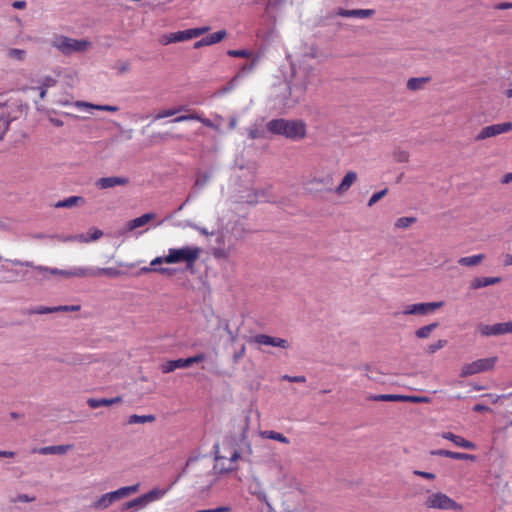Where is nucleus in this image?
Here are the masks:
<instances>
[{"mask_svg":"<svg viewBox=\"0 0 512 512\" xmlns=\"http://www.w3.org/2000/svg\"><path fill=\"white\" fill-rule=\"evenodd\" d=\"M94 273H95L94 277H99L102 275H106L109 277H118L121 275V271H119L113 267H106V268L94 267Z\"/></svg>","mask_w":512,"mask_h":512,"instance_id":"c9c22d12","label":"nucleus"},{"mask_svg":"<svg viewBox=\"0 0 512 512\" xmlns=\"http://www.w3.org/2000/svg\"><path fill=\"white\" fill-rule=\"evenodd\" d=\"M473 410L476 412H487V411H489V407L482 405V404H476L473 407Z\"/></svg>","mask_w":512,"mask_h":512,"instance_id":"69168bd1","label":"nucleus"},{"mask_svg":"<svg viewBox=\"0 0 512 512\" xmlns=\"http://www.w3.org/2000/svg\"><path fill=\"white\" fill-rule=\"evenodd\" d=\"M438 327V323L434 322V323H431V324H428V325H425V326H422L420 328H418L416 331H415V336L418 338V339H427L430 337V335L432 334V332Z\"/></svg>","mask_w":512,"mask_h":512,"instance_id":"72a5a7b5","label":"nucleus"},{"mask_svg":"<svg viewBox=\"0 0 512 512\" xmlns=\"http://www.w3.org/2000/svg\"><path fill=\"white\" fill-rule=\"evenodd\" d=\"M226 35H227V33L225 30H219L215 33H212V34L206 36L205 38H206L208 46H210V45L217 44V43L221 42L226 37Z\"/></svg>","mask_w":512,"mask_h":512,"instance_id":"58836bf2","label":"nucleus"},{"mask_svg":"<svg viewBox=\"0 0 512 512\" xmlns=\"http://www.w3.org/2000/svg\"><path fill=\"white\" fill-rule=\"evenodd\" d=\"M58 308H59V312H73V311H78L80 309V306H78V305H71V306L63 305V306H58Z\"/></svg>","mask_w":512,"mask_h":512,"instance_id":"4d7b16f0","label":"nucleus"},{"mask_svg":"<svg viewBox=\"0 0 512 512\" xmlns=\"http://www.w3.org/2000/svg\"><path fill=\"white\" fill-rule=\"evenodd\" d=\"M259 436L262 439H271V440H275V441L281 442L283 444H289L290 443V440L285 435H283L282 433L273 431V430L260 431L259 432Z\"/></svg>","mask_w":512,"mask_h":512,"instance_id":"7c9ffc66","label":"nucleus"},{"mask_svg":"<svg viewBox=\"0 0 512 512\" xmlns=\"http://www.w3.org/2000/svg\"><path fill=\"white\" fill-rule=\"evenodd\" d=\"M58 240L61 242H77V241H85V239L82 236L75 235H60L57 236Z\"/></svg>","mask_w":512,"mask_h":512,"instance_id":"09e8293b","label":"nucleus"},{"mask_svg":"<svg viewBox=\"0 0 512 512\" xmlns=\"http://www.w3.org/2000/svg\"><path fill=\"white\" fill-rule=\"evenodd\" d=\"M77 236H82L85 239V241H78L79 243H90L99 240L103 236V232L96 227H91L87 234L80 233Z\"/></svg>","mask_w":512,"mask_h":512,"instance_id":"473e14b6","label":"nucleus"},{"mask_svg":"<svg viewBox=\"0 0 512 512\" xmlns=\"http://www.w3.org/2000/svg\"><path fill=\"white\" fill-rule=\"evenodd\" d=\"M69 278H88L94 277V267H72L68 269Z\"/></svg>","mask_w":512,"mask_h":512,"instance_id":"cd10ccee","label":"nucleus"},{"mask_svg":"<svg viewBox=\"0 0 512 512\" xmlns=\"http://www.w3.org/2000/svg\"><path fill=\"white\" fill-rule=\"evenodd\" d=\"M95 110H99V111H107V112H116L119 110V108L117 106H113V105H96L95 104V107H94Z\"/></svg>","mask_w":512,"mask_h":512,"instance_id":"603ef678","label":"nucleus"},{"mask_svg":"<svg viewBox=\"0 0 512 512\" xmlns=\"http://www.w3.org/2000/svg\"><path fill=\"white\" fill-rule=\"evenodd\" d=\"M8 261L12 265H15V266H25V267L33 268L36 271H38L39 273H41L43 275V278H47V276H46L47 274L62 276L64 278H69L68 269L50 268V267L41 266V265L35 266L30 261H21L18 259H13V260H8Z\"/></svg>","mask_w":512,"mask_h":512,"instance_id":"ddd939ff","label":"nucleus"},{"mask_svg":"<svg viewBox=\"0 0 512 512\" xmlns=\"http://www.w3.org/2000/svg\"><path fill=\"white\" fill-rule=\"evenodd\" d=\"M254 66H255V62H252V63H251V64H249V65H244V66L241 68L240 73H242V74H243V73H246V72H250V71H252V70H253Z\"/></svg>","mask_w":512,"mask_h":512,"instance_id":"338daca9","label":"nucleus"},{"mask_svg":"<svg viewBox=\"0 0 512 512\" xmlns=\"http://www.w3.org/2000/svg\"><path fill=\"white\" fill-rule=\"evenodd\" d=\"M215 468L221 473H228L237 469V462L252 454V446L247 439L245 432L241 436L227 437L220 449L219 445L214 446Z\"/></svg>","mask_w":512,"mask_h":512,"instance_id":"f257e3e1","label":"nucleus"},{"mask_svg":"<svg viewBox=\"0 0 512 512\" xmlns=\"http://www.w3.org/2000/svg\"><path fill=\"white\" fill-rule=\"evenodd\" d=\"M503 265L512 266V253L503 254Z\"/></svg>","mask_w":512,"mask_h":512,"instance_id":"052dcab7","label":"nucleus"},{"mask_svg":"<svg viewBox=\"0 0 512 512\" xmlns=\"http://www.w3.org/2000/svg\"><path fill=\"white\" fill-rule=\"evenodd\" d=\"M375 11L372 9H338L336 14L341 17H353V18H369L374 15Z\"/></svg>","mask_w":512,"mask_h":512,"instance_id":"4be33fe9","label":"nucleus"},{"mask_svg":"<svg viewBox=\"0 0 512 512\" xmlns=\"http://www.w3.org/2000/svg\"><path fill=\"white\" fill-rule=\"evenodd\" d=\"M139 489V484L120 487L119 489L107 492L101 495L97 500L92 503V508L96 510H103L110 507L114 502L121 500L129 495L136 493Z\"/></svg>","mask_w":512,"mask_h":512,"instance_id":"0eeeda50","label":"nucleus"},{"mask_svg":"<svg viewBox=\"0 0 512 512\" xmlns=\"http://www.w3.org/2000/svg\"><path fill=\"white\" fill-rule=\"evenodd\" d=\"M282 379H283V380H287V381H289V382H300V383H302V382H305V381H306V379H305V377H304V376H289V375H284V376L282 377Z\"/></svg>","mask_w":512,"mask_h":512,"instance_id":"6e6d98bb","label":"nucleus"},{"mask_svg":"<svg viewBox=\"0 0 512 512\" xmlns=\"http://www.w3.org/2000/svg\"><path fill=\"white\" fill-rule=\"evenodd\" d=\"M188 359H189V364L191 366L194 363H198V362L203 361L205 359V354L199 353V354H197L195 356L189 357Z\"/></svg>","mask_w":512,"mask_h":512,"instance_id":"13d9d810","label":"nucleus"},{"mask_svg":"<svg viewBox=\"0 0 512 512\" xmlns=\"http://www.w3.org/2000/svg\"><path fill=\"white\" fill-rule=\"evenodd\" d=\"M129 183V179L127 177H103L97 180L96 186L100 189H108L115 186H124Z\"/></svg>","mask_w":512,"mask_h":512,"instance_id":"aec40b11","label":"nucleus"},{"mask_svg":"<svg viewBox=\"0 0 512 512\" xmlns=\"http://www.w3.org/2000/svg\"><path fill=\"white\" fill-rule=\"evenodd\" d=\"M501 281L500 277H478L471 281L472 289H480L490 285L497 284Z\"/></svg>","mask_w":512,"mask_h":512,"instance_id":"c756f323","label":"nucleus"},{"mask_svg":"<svg viewBox=\"0 0 512 512\" xmlns=\"http://www.w3.org/2000/svg\"><path fill=\"white\" fill-rule=\"evenodd\" d=\"M169 491V488H153L149 492L142 494L146 505L161 500Z\"/></svg>","mask_w":512,"mask_h":512,"instance_id":"c85d7f7f","label":"nucleus"},{"mask_svg":"<svg viewBox=\"0 0 512 512\" xmlns=\"http://www.w3.org/2000/svg\"><path fill=\"white\" fill-rule=\"evenodd\" d=\"M208 46L206 38H202L201 40H198L194 43L193 47L194 49H199L201 47Z\"/></svg>","mask_w":512,"mask_h":512,"instance_id":"680f3d73","label":"nucleus"},{"mask_svg":"<svg viewBox=\"0 0 512 512\" xmlns=\"http://www.w3.org/2000/svg\"><path fill=\"white\" fill-rule=\"evenodd\" d=\"M251 342L258 344V345H264V346H272V347H278L282 349L289 348V343L286 339L279 338V337H273L266 334H258L255 335Z\"/></svg>","mask_w":512,"mask_h":512,"instance_id":"dca6fc26","label":"nucleus"},{"mask_svg":"<svg viewBox=\"0 0 512 512\" xmlns=\"http://www.w3.org/2000/svg\"><path fill=\"white\" fill-rule=\"evenodd\" d=\"M431 455L448 457V458L457 459V460H471V461L475 460L474 455L453 452V451H449V450H445V449H438V450L431 451Z\"/></svg>","mask_w":512,"mask_h":512,"instance_id":"5701e85b","label":"nucleus"},{"mask_svg":"<svg viewBox=\"0 0 512 512\" xmlns=\"http://www.w3.org/2000/svg\"><path fill=\"white\" fill-rule=\"evenodd\" d=\"M57 312H59L58 306H54V307L42 306V307H39L34 310V313H36V314H49V313H57Z\"/></svg>","mask_w":512,"mask_h":512,"instance_id":"3c124183","label":"nucleus"},{"mask_svg":"<svg viewBox=\"0 0 512 512\" xmlns=\"http://www.w3.org/2000/svg\"><path fill=\"white\" fill-rule=\"evenodd\" d=\"M309 72L291 66V74L283 83L274 87V95L284 109H292L304 100L308 84Z\"/></svg>","mask_w":512,"mask_h":512,"instance_id":"f03ea898","label":"nucleus"},{"mask_svg":"<svg viewBox=\"0 0 512 512\" xmlns=\"http://www.w3.org/2000/svg\"><path fill=\"white\" fill-rule=\"evenodd\" d=\"M414 474L417 475V476L423 477L425 479H428V480H434L436 478L435 474H433L431 472L415 470Z\"/></svg>","mask_w":512,"mask_h":512,"instance_id":"864d4df0","label":"nucleus"},{"mask_svg":"<svg viewBox=\"0 0 512 512\" xmlns=\"http://www.w3.org/2000/svg\"><path fill=\"white\" fill-rule=\"evenodd\" d=\"M329 178L328 177H313L309 180H307L306 184L307 185H325L327 183H329Z\"/></svg>","mask_w":512,"mask_h":512,"instance_id":"8fccbe9b","label":"nucleus"},{"mask_svg":"<svg viewBox=\"0 0 512 512\" xmlns=\"http://www.w3.org/2000/svg\"><path fill=\"white\" fill-rule=\"evenodd\" d=\"M74 106L80 109H94L95 104L85 102V101H76Z\"/></svg>","mask_w":512,"mask_h":512,"instance_id":"5fc2aeb1","label":"nucleus"},{"mask_svg":"<svg viewBox=\"0 0 512 512\" xmlns=\"http://www.w3.org/2000/svg\"><path fill=\"white\" fill-rule=\"evenodd\" d=\"M190 367L189 359H176L166 361L160 366V369L163 373H170L178 368H187Z\"/></svg>","mask_w":512,"mask_h":512,"instance_id":"393cba45","label":"nucleus"},{"mask_svg":"<svg viewBox=\"0 0 512 512\" xmlns=\"http://www.w3.org/2000/svg\"><path fill=\"white\" fill-rule=\"evenodd\" d=\"M427 81H428V78H425V77L410 78L407 81L406 86L411 91H417V90L422 89Z\"/></svg>","mask_w":512,"mask_h":512,"instance_id":"e433bc0d","label":"nucleus"},{"mask_svg":"<svg viewBox=\"0 0 512 512\" xmlns=\"http://www.w3.org/2000/svg\"><path fill=\"white\" fill-rule=\"evenodd\" d=\"M54 85H55V80L51 77H47L44 80L42 87H46V89H48L49 87H52Z\"/></svg>","mask_w":512,"mask_h":512,"instance_id":"e2e57ef3","label":"nucleus"},{"mask_svg":"<svg viewBox=\"0 0 512 512\" xmlns=\"http://www.w3.org/2000/svg\"><path fill=\"white\" fill-rule=\"evenodd\" d=\"M477 331L484 337L499 336L512 333V321L496 324H480Z\"/></svg>","mask_w":512,"mask_h":512,"instance_id":"9b49d317","label":"nucleus"},{"mask_svg":"<svg viewBox=\"0 0 512 512\" xmlns=\"http://www.w3.org/2000/svg\"><path fill=\"white\" fill-rule=\"evenodd\" d=\"M52 46L64 55H71L86 52L91 47V42L87 39H74L59 35L53 39Z\"/></svg>","mask_w":512,"mask_h":512,"instance_id":"423d86ee","label":"nucleus"},{"mask_svg":"<svg viewBox=\"0 0 512 512\" xmlns=\"http://www.w3.org/2000/svg\"><path fill=\"white\" fill-rule=\"evenodd\" d=\"M512 130L511 122H504L486 126L480 130L476 136V140H484L487 138L495 137Z\"/></svg>","mask_w":512,"mask_h":512,"instance_id":"4468645a","label":"nucleus"},{"mask_svg":"<svg viewBox=\"0 0 512 512\" xmlns=\"http://www.w3.org/2000/svg\"><path fill=\"white\" fill-rule=\"evenodd\" d=\"M387 192H388V189L384 188V189L372 194V196L369 198V200L367 202V206L368 207L374 206L379 200H381L387 194Z\"/></svg>","mask_w":512,"mask_h":512,"instance_id":"c03bdc74","label":"nucleus"},{"mask_svg":"<svg viewBox=\"0 0 512 512\" xmlns=\"http://www.w3.org/2000/svg\"><path fill=\"white\" fill-rule=\"evenodd\" d=\"M201 253L202 249L198 246L184 245L181 247L169 248L167 253L160 257L164 266L184 264L185 269L192 272Z\"/></svg>","mask_w":512,"mask_h":512,"instance_id":"20e7f679","label":"nucleus"},{"mask_svg":"<svg viewBox=\"0 0 512 512\" xmlns=\"http://www.w3.org/2000/svg\"><path fill=\"white\" fill-rule=\"evenodd\" d=\"M147 505L145 503V500H144V497L143 495L135 498V499H132L128 502H126L123 506V509H131V508H138V509H142V508H145Z\"/></svg>","mask_w":512,"mask_h":512,"instance_id":"ea45409f","label":"nucleus"},{"mask_svg":"<svg viewBox=\"0 0 512 512\" xmlns=\"http://www.w3.org/2000/svg\"><path fill=\"white\" fill-rule=\"evenodd\" d=\"M358 180V174L357 172L353 170L347 171L343 178L341 179L340 183L335 188L334 192L337 195H343L345 194Z\"/></svg>","mask_w":512,"mask_h":512,"instance_id":"a211bd4d","label":"nucleus"},{"mask_svg":"<svg viewBox=\"0 0 512 512\" xmlns=\"http://www.w3.org/2000/svg\"><path fill=\"white\" fill-rule=\"evenodd\" d=\"M181 111H187V107L186 106H179L175 109H166V110H162L161 112H159L158 114L155 115V120H159V119H163V118H167V117H171Z\"/></svg>","mask_w":512,"mask_h":512,"instance_id":"4c0bfd02","label":"nucleus"},{"mask_svg":"<svg viewBox=\"0 0 512 512\" xmlns=\"http://www.w3.org/2000/svg\"><path fill=\"white\" fill-rule=\"evenodd\" d=\"M155 416L152 414L149 415H137L133 414L130 415L128 418V424H144V423H151L155 421Z\"/></svg>","mask_w":512,"mask_h":512,"instance_id":"f704fd0d","label":"nucleus"},{"mask_svg":"<svg viewBox=\"0 0 512 512\" xmlns=\"http://www.w3.org/2000/svg\"><path fill=\"white\" fill-rule=\"evenodd\" d=\"M416 222L415 217H400L395 221V227L398 229H406Z\"/></svg>","mask_w":512,"mask_h":512,"instance_id":"79ce46f5","label":"nucleus"},{"mask_svg":"<svg viewBox=\"0 0 512 512\" xmlns=\"http://www.w3.org/2000/svg\"><path fill=\"white\" fill-rule=\"evenodd\" d=\"M439 436L443 439L453 442L454 445L457 447L469 449V450L476 449V445L473 442L466 440L462 436L456 435L452 432H442L439 434Z\"/></svg>","mask_w":512,"mask_h":512,"instance_id":"6ab92c4d","label":"nucleus"},{"mask_svg":"<svg viewBox=\"0 0 512 512\" xmlns=\"http://www.w3.org/2000/svg\"><path fill=\"white\" fill-rule=\"evenodd\" d=\"M156 217L155 213H145L141 215L140 217H137L135 219H132L127 222L126 229L128 231H133L136 228H140L144 225H146L149 221L153 220Z\"/></svg>","mask_w":512,"mask_h":512,"instance_id":"b1692460","label":"nucleus"},{"mask_svg":"<svg viewBox=\"0 0 512 512\" xmlns=\"http://www.w3.org/2000/svg\"><path fill=\"white\" fill-rule=\"evenodd\" d=\"M498 357L492 356L487 358H480L470 363H465L460 369L461 377H469L475 374L491 371L496 366Z\"/></svg>","mask_w":512,"mask_h":512,"instance_id":"1a4fd4ad","label":"nucleus"},{"mask_svg":"<svg viewBox=\"0 0 512 512\" xmlns=\"http://www.w3.org/2000/svg\"><path fill=\"white\" fill-rule=\"evenodd\" d=\"M210 30L209 26H202L191 28L183 31L172 32L164 34L160 37L159 42L161 45L167 46L172 43L184 42L197 38Z\"/></svg>","mask_w":512,"mask_h":512,"instance_id":"6e6552de","label":"nucleus"},{"mask_svg":"<svg viewBox=\"0 0 512 512\" xmlns=\"http://www.w3.org/2000/svg\"><path fill=\"white\" fill-rule=\"evenodd\" d=\"M209 179H210V175L208 173H203V174L197 175L195 182H194V187L197 189L203 188L207 184Z\"/></svg>","mask_w":512,"mask_h":512,"instance_id":"49530a36","label":"nucleus"},{"mask_svg":"<svg viewBox=\"0 0 512 512\" xmlns=\"http://www.w3.org/2000/svg\"><path fill=\"white\" fill-rule=\"evenodd\" d=\"M377 401H401L413 403H428L429 398L422 396L400 395V394H381L374 397Z\"/></svg>","mask_w":512,"mask_h":512,"instance_id":"f3484780","label":"nucleus"},{"mask_svg":"<svg viewBox=\"0 0 512 512\" xmlns=\"http://www.w3.org/2000/svg\"><path fill=\"white\" fill-rule=\"evenodd\" d=\"M266 127L272 134L292 141H300L307 136V125L302 119H273L267 123Z\"/></svg>","mask_w":512,"mask_h":512,"instance_id":"7ed1b4c3","label":"nucleus"},{"mask_svg":"<svg viewBox=\"0 0 512 512\" xmlns=\"http://www.w3.org/2000/svg\"><path fill=\"white\" fill-rule=\"evenodd\" d=\"M248 136L250 139L264 138L265 131L261 126L254 124L248 129Z\"/></svg>","mask_w":512,"mask_h":512,"instance_id":"a19ab883","label":"nucleus"},{"mask_svg":"<svg viewBox=\"0 0 512 512\" xmlns=\"http://www.w3.org/2000/svg\"><path fill=\"white\" fill-rule=\"evenodd\" d=\"M484 258H485V256L483 254L466 256V257L459 258L458 263L461 266L473 267V266H477L478 264H480Z\"/></svg>","mask_w":512,"mask_h":512,"instance_id":"2f4dec72","label":"nucleus"},{"mask_svg":"<svg viewBox=\"0 0 512 512\" xmlns=\"http://www.w3.org/2000/svg\"><path fill=\"white\" fill-rule=\"evenodd\" d=\"M152 272L158 273L165 277H172L177 273V269L173 268L171 266H164L162 264L161 257L157 256L151 260L149 266L142 267L140 270V273H143V274L152 273Z\"/></svg>","mask_w":512,"mask_h":512,"instance_id":"2eb2a0df","label":"nucleus"},{"mask_svg":"<svg viewBox=\"0 0 512 512\" xmlns=\"http://www.w3.org/2000/svg\"><path fill=\"white\" fill-rule=\"evenodd\" d=\"M495 9L497 10H506V9H512V3L511 2H501L495 5Z\"/></svg>","mask_w":512,"mask_h":512,"instance_id":"bf43d9fd","label":"nucleus"},{"mask_svg":"<svg viewBox=\"0 0 512 512\" xmlns=\"http://www.w3.org/2000/svg\"><path fill=\"white\" fill-rule=\"evenodd\" d=\"M86 203L85 199L81 196H70L66 199L54 203L55 208H72L75 206H82Z\"/></svg>","mask_w":512,"mask_h":512,"instance_id":"a878e982","label":"nucleus"},{"mask_svg":"<svg viewBox=\"0 0 512 512\" xmlns=\"http://www.w3.org/2000/svg\"><path fill=\"white\" fill-rule=\"evenodd\" d=\"M215 119H216V122H213L210 119H207V118L203 117L202 113L194 112V113H190V114H185V115L177 116L176 118H174L172 120V122L180 123V122L194 120V121L201 122L206 127L212 128V129H214L216 131H219L220 130V124H221L223 118L220 115H216Z\"/></svg>","mask_w":512,"mask_h":512,"instance_id":"f8f14e48","label":"nucleus"},{"mask_svg":"<svg viewBox=\"0 0 512 512\" xmlns=\"http://www.w3.org/2000/svg\"><path fill=\"white\" fill-rule=\"evenodd\" d=\"M423 505L426 509L461 512L462 504L441 491H427Z\"/></svg>","mask_w":512,"mask_h":512,"instance_id":"39448f33","label":"nucleus"},{"mask_svg":"<svg viewBox=\"0 0 512 512\" xmlns=\"http://www.w3.org/2000/svg\"><path fill=\"white\" fill-rule=\"evenodd\" d=\"M7 55L11 59L23 61L26 57V51L24 49L12 48L8 50Z\"/></svg>","mask_w":512,"mask_h":512,"instance_id":"37998d69","label":"nucleus"},{"mask_svg":"<svg viewBox=\"0 0 512 512\" xmlns=\"http://www.w3.org/2000/svg\"><path fill=\"white\" fill-rule=\"evenodd\" d=\"M512 182V172L510 173H506L505 175H503V177L501 178V183L502 184H509Z\"/></svg>","mask_w":512,"mask_h":512,"instance_id":"0e129e2a","label":"nucleus"},{"mask_svg":"<svg viewBox=\"0 0 512 512\" xmlns=\"http://www.w3.org/2000/svg\"><path fill=\"white\" fill-rule=\"evenodd\" d=\"M72 448H73V445H71V444L53 445V446H45V447H41V448H35L32 450V452L42 454V455H51V454L63 455V454H66L68 451H70Z\"/></svg>","mask_w":512,"mask_h":512,"instance_id":"412c9836","label":"nucleus"},{"mask_svg":"<svg viewBox=\"0 0 512 512\" xmlns=\"http://www.w3.org/2000/svg\"><path fill=\"white\" fill-rule=\"evenodd\" d=\"M215 512H230L231 508L229 506H220L217 508H214Z\"/></svg>","mask_w":512,"mask_h":512,"instance_id":"774afa93","label":"nucleus"},{"mask_svg":"<svg viewBox=\"0 0 512 512\" xmlns=\"http://www.w3.org/2000/svg\"><path fill=\"white\" fill-rule=\"evenodd\" d=\"M447 344V341L444 340V339H439L437 340L436 342L430 344L427 346V349H426V352L428 354H434L436 353L438 350L442 349L443 347H445Z\"/></svg>","mask_w":512,"mask_h":512,"instance_id":"a18cd8bd","label":"nucleus"},{"mask_svg":"<svg viewBox=\"0 0 512 512\" xmlns=\"http://www.w3.org/2000/svg\"><path fill=\"white\" fill-rule=\"evenodd\" d=\"M227 54L231 57H242V58H249L252 55V53L246 49L228 50Z\"/></svg>","mask_w":512,"mask_h":512,"instance_id":"de8ad7c7","label":"nucleus"},{"mask_svg":"<svg viewBox=\"0 0 512 512\" xmlns=\"http://www.w3.org/2000/svg\"><path fill=\"white\" fill-rule=\"evenodd\" d=\"M443 306V302H421L408 304L404 306L403 310L397 314L408 316V315H419L424 316L433 313L436 309Z\"/></svg>","mask_w":512,"mask_h":512,"instance_id":"9d476101","label":"nucleus"},{"mask_svg":"<svg viewBox=\"0 0 512 512\" xmlns=\"http://www.w3.org/2000/svg\"><path fill=\"white\" fill-rule=\"evenodd\" d=\"M121 401L122 398L119 396L114 398H90L87 400V404L90 408L95 409L103 406H111Z\"/></svg>","mask_w":512,"mask_h":512,"instance_id":"bb28decb","label":"nucleus"}]
</instances>
